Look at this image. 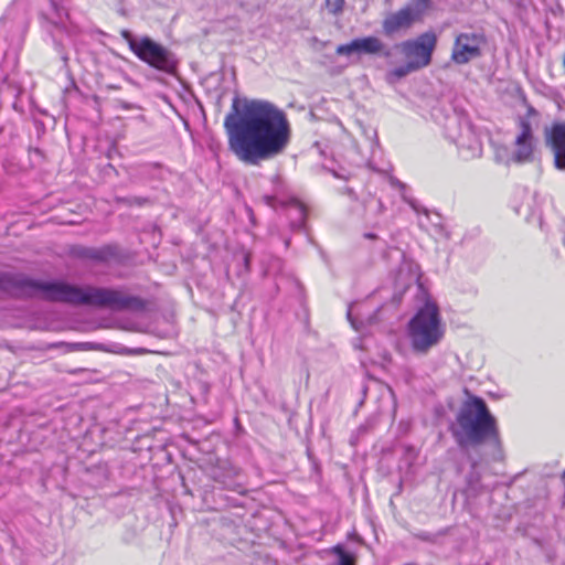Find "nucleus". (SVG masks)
I'll return each mask as SVG.
<instances>
[{"label":"nucleus","mask_w":565,"mask_h":565,"mask_svg":"<svg viewBox=\"0 0 565 565\" xmlns=\"http://www.w3.org/2000/svg\"><path fill=\"white\" fill-rule=\"evenodd\" d=\"M224 128L230 150L247 166H259L282 154L291 139L286 113L265 99L235 96Z\"/></svg>","instance_id":"obj_1"},{"label":"nucleus","mask_w":565,"mask_h":565,"mask_svg":"<svg viewBox=\"0 0 565 565\" xmlns=\"http://www.w3.org/2000/svg\"><path fill=\"white\" fill-rule=\"evenodd\" d=\"M0 291L70 305L106 307L114 310L130 308L137 298L106 288H81L63 281H40L22 274L0 273Z\"/></svg>","instance_id":"obj_2"},{"label":"nucleus","mask_w":565,"mask_h":565,"mask_svg":"<svg viewBox=\"0 0 565 565\" xmlns=\"http://www.w3.org/2000/svg\"><path fill=\"white\" fill-rule=\"evenodd\" d=\"M449 431L457 446L466 454L484 447V456L500 461L503 458L502 441L497 418L483 398L469 395L460 405Z\"/></svg>","instance_id":"obj_3"},{"label":"nucleus","mask_w":565,"mask_h":565,"mask_svg":"<svg viewBox=\"0 0 565 565\" xmlns=\"http://www.w3.org/2000/svg\"><path fill=\"white\" fill-rule=\"evenodd\" d=\"M431 116L444 127L446 137L457 145L463 156H481V141L465 111L457 110L449 104L439 103L433 107Z\"/></svg>","instance_id":"obj_4"},{"label":"nucleus","mask_w":565,"mask_h":565,"mask_svg":"<svg viewBox=\"0 0 565 565\" xmlns=\"http://www.w3.org/2000/svg\"><path fill=\"white\" fill-rule=\"evenodd\" d=\"M445 331L439 307L430 300L419 308L407 324L411 347L417 354H427L431 348L438 345Z\"/></svg>","instance_id":"obj_5"},{"label":"nucleus","mask_w":565,"mask_h":565,"mask_svg":"<svg viewBox=\"0 0 565 565\" xmlns=\"http://www.w3.org/2000/svg\"><path fill=\"white\" fill-rule=\"evenodd\" d=\"M436 45L437 35L433 31L424 32L413 40L395 44L392 50H398L406 58V63L388 71L386 73V81L388 83H396L408 74L428 66Z\"/></svg>","instance_id":"obj_6"},{"label":"nucleus","mask_w":565,"mask_h":565,"mask_svg":"<svg viewBox=\"0 0 565 565\" xmlns=\"http://www.w3.org/2000/svg\"><path fill=\"white\" fill-rule=\"evenodd\" d=\"M120 35L141 62L160 73L177 74L179 61L171 50L150 36H135L129 30H121Z\"/></svg>","instance_id":"obj_7"},{"label":"nucleus","mask_w":565,"mask_h":565,"mask_svg":"<svg viewBox=\"0 0 565 565\" xmlns=\"http://www.w3.org/2000/svg\"><path fill=\"white\" fill-rule=\"evenodd\" d=\"M431 0H409L395 12H390L382 21V32L386 38L407 32L416 22L422 21L430 9Z\"/></svg>","instance_id":"obj_8"},{"label":"nucleus","mask_w":565,"mask_h":565,"mask_svg":"<svg viewBox=\"0 0 565 565\" xmlns=\"http://www.w3.org/2000/svg\"><path fill=\"white\" fill-rule=\"evenodd\" d=\"M487 40L480 32H462L456 36L451 60L459 65L467 64L470 61L482 55L481 47Z\"/></svg>","instance_id":"obj_9"},{"label":"nucleus","mask_w":565,"mask_h":565,"mask_svg":"<svg viewBox=\"0 0 565 565\" xmlns=\"http://www.w3.org/2000/svg\"><path fill=\"white\" fill-rule=\"evenodd\" d=\"M338 55L350 56L352 54L361 55H376L384 58L392 56V47L384 43L377 36H364L353 39L351 42L341 44L337 47Z\"/></svg>","instance_id":"obj_10"},{"label":"nucleus","mask_w":565,"mask_h":565,"mask_svg":"<svg viewBox=\"0 0 565 565\" xmlns=\"http://www.w3.org/2000/svg\"><path fill=\"white\" fill-rule=\"evenodd\" d=\"M520 134L516 136L515 150L512 160L516 163L530 162L533 160L534 135L531 122L525 118L519 120Z\"/></svg>","instance_id":"obj_11"},{"label":"nucleus","mask_w":565,"mask_h":565,"mask_svg":"<svg viewBox=\"0 0 565 565\" xmlns=\"http://www.w3.org/2000/svg\"><path fill=\"white\" fill-rule=\"evenodd\" d=\"M545 142L554 153V164L558 170H565V122H554L544 130Z\"/></svg>","instance_id":"obj_12"},{"label":"nucleus","mask_w":565,"mask_h":565,"mask_svg":"<svg viewBox=\"0 0 565 565\" xmlns=\"http://www.w3.org/2000/svg\"><path fill=\"white\" fill-rule=\"evenodd\" d=\"M468 459L470 460V471L466 476V487L463 489L465 495L470 498L479 497L483 491V486L481 483V473L478 471L479 461L483 459L484 454L480 456V458H473L470 452L467 454Z\"/></svg>","instance_id":"obj_13"},{"label":"nucleus","mask_w":565,"mask_h":565,"mask_svg":"<svg viewBox=\"0 0 565 565\" xmlns=\"http://www.w3.org/2000/svg\"><path fill=\"white\" fill-rule=\"evenodd\" d=\"M42 15L50 23L58 26L64 23V20L68 17V13L63 6L58 4L56 1L51 0L49 8L42 12Z\"/></svg>","instance_id":"obj_14"},{"label":"nucleus","mask_w":565,"mask_h":565,"mask_svg":"<svg viewBox=\"0 0 565 565\" xmlns=\"http://www.w3.org/2000/svg\"><path fill=\"white\" fill-rule=\"evenodd\" d=\"M288 210L290 213H294V220L291 222L292 227L301 228L307 216L305 205L297 200H291L288 203Z\"/></svg>","instance_id":"obj_15"},{"label":"nucleus","mask_w":565,"mask_h":565,"mask_svg":"<svg viewBox=\"0 0 565 565\" xmlns=\"http://www.w3.org/2000/svg\"><path fill=\"white\" fill-rule=\"evenodd\" d=\"M77 255L81 257L104 262L108 258L109 255H111V248L110 247H104L100 249L96 248H86L81 247L77 252Z\"/></svg>","instance_id":"obj_16"},{"label":"nucleus","mask_w":565,"mask_h":565,"mask_svg":"<svg viewBox=\"0 0 565 565\" xmlns=\"http://www.w3.org/2000/svg\"><path fill=\"white\" fill-rule=\"evenodd\" d=\"M116 201L124 203L126 205H129V206L130 205L142 206L150 202L148 198H142V196L116 198Z\"/></svg>","instance_id":"obj_17"},{"label":"nucleus","mask_w":565,"mask_h":565,"mask_svg":"<svg viewBox=\"0 0 565 565\" xmlns=\"http://www.w3.org/2000/svg\"><path fill=\"white\" fill-rule=\"evenodd\" d=\"M344 6V0H327V8L329 12L333 14H338L342 11Z\"/></svg>","instance_id":"obj_18"},{"label":"nucleus","mask_w":565,"mask_h":565,"mask_svg":"<svg viewBox=\"0 0 565 565\" xmlns=\"http://www.w3.org/2000/svg\"><path fill=\"white\" fill-rule=\"evenodd\" d=\"M54 45H55V50L57 51L61 60L63 61L64 63V66H67V63H68V54L65 50V47L63 46V44L58 41H55L54 42Z\"/></svg>","instance_id":"obj_19"},{"label":"nucleus","mask_w":565,"mask_h":565,"mask_svg":"<svg viewBox=\"0 0 565 565\" xmlns=\"http://www.w3.org/2000/svg\"><path fill=\"white\" fill-rule=\"evenodd\" d=\"M214 479L222 483L225 488H228V489H232L233 488V482L231 480H226L225 478H221L218 476H215Z\"/></svg>","instance_id":"obj_20"},{"label":"nucleus","mask_w":565,"mask_h":565,"mask_svg":"<svg viewBox=\"0 0 565 565\" xmlns=\"http://www.w3.org/2000/svg\"><path fill=\"white\" fill-rule=\"evenodd\" d=\"M338 565H350V561L345 554H341Z\"/></svg>","instance_id":"obj_21"},{"label":"nucleus","mask_w":565,"mask_h":565,"mask_svg":"<svg viewBox=\"0 0 565 565\" xmlns=\"http://www.w3.org/2000/svg\"><path fill=\"white\" fill-rule=\"evenodd\" d=\"M372 203L376 205V213L383 212V203L381 200H372Z\"/></svg>","instance_id":"obj_22"},{"label":"nucleus","mask_w":565,"mask_h":565,"mask_svg":"<svg viewBox=\"0 0 565 565\" xmlns=\"http://www.w3.org/2000/svg\"><path fill=\"white\" fill-rule=\"evenodd\" d=\"M264 199H265L266 203L269 206H273V207L276 206V201H277L276 198H274V196H265Z\"/></svg>","instance_id":"obj_23"},{"label":"nucleus","mask_w":565,"mask_h":565,"mask_svg":"<svg viewBox=\"0 0 565 565\" xmlns=\"http://www.w3.org/2000/svg\"><path fill=\"white\" fill-rule=\"evenodd\" d=\"M381 310H382V307H381V308H379V309L376 310V312L374 313V316H371V317L369 318V322H370V323H375V322H377V321H379V319H377V317H376V316H377V313H379Z\"/></svg>","instance_id":"obj_24"},{"label":"nucleus","mask_w":565,"mask_h":565,"mask_svg":"<svg viewBox=\"0 0 565 565\" xmlns=\"http://www.w3.org/2000/svg\"><path fill=\"white\" fill-rule=\"evenodd\" d=\"M348 319L350 320L351 324L353 326V328L358 329V326L355 324V321L353 320L352 318V311L351 309L348 310Z\"/></svg>","instance_id":"obj_25"},{"label":"nucleus","mask_w":565,"mask_h":565,"mask_svg":"<svg viewBox=\"0 0 565 565\" xmlns=\"http://www.w3.org/2000/svg\"><path fill=\"white\" fill-rule=\"evenodd\" d=\"M364 237L365 238H370V239H375L377 236L375 234H373V233H365Z\"/></svg>","instance_id":"obj_26"},{"label":"nucleus","mask_w":565,"mask_h":565,"mask_svg":"<svg viewBox=\"0 0 565 565\" xmlns=\"http://www.w3.org/2000/svg\"><path fill=\"white\" fill-rule=\"evenodd\" d=\"M394 184H396L399 189H404L405 188V184L402 183L401 181H395Z\"/></svg>","instance_id":"obj_27"},{"label":"nucleus","mask_w":565,"mask_h":565,"mask_svg":"<svg viewBox=\"0 0 565 565\" xmlns=\"http://www.w3.org/2000/svg\"><path fill=\"white\" fill-rule=\"evenodd\" d=\"M231 471H233V475L234 476H237L238 475V470L236 468H232Z\"/></svg>","instance_id":"obj_28"},{"label":"nucleus","mask_w":565,"mask_h":565,"mask_svg":"<svg viewBox=\"0 0 565 565\" xmlns=\"http://www.w3.org/2000/svg\"><path fill=\"white\" fill-rule=\"evenodd\" d=\"M529 114H535V109L533 107L529 108Z\"/></svg>","instance_id":"obj_29"},{"label":"nucleus","mask_w":565,"mask_h":565,"mask_svg":"<svg viewBox=\"0 0 565 565\" xmlns=\"http://www.w3.org/2000/svg\"><path fill=\"white\" fill-rule=\"evenodd\" d=\"M248 262H249V256H248V255H246V256H245V264H246V266L248 265Z\"/></svg>","instance_id":"obj_30"}]
</instances>
